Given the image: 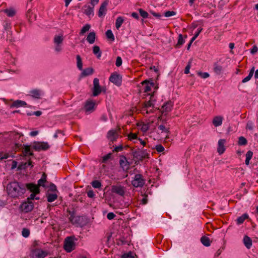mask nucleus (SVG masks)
Listing matches in <instances>:
<instances>
[{"label":"nucleus","mask_w":258,"mask_h":258,"mask_svg":"<svg viewBox=\"0 0 258 258\" xmlns=\"http://www.w3.org/2000/svg\"><path fill=\"white\" fill-rule=\"evenodd\" d=\"M25 186L24 183L14 181L7 184L6 189L10 197L16 199L22 197L25 193Z\"/></svg>","instance_id":"obj_1"},{"label":"nucleus","mask_w":258,"mask_h":258,"mask_svg":"<svg viewBox=\"0 0 258 258\" xmlns=\"http://www.w3.org/2000/svg\"><path fill=\"white\" fill-rule=\"evenodd\" d=\"M131 151L136 164L145 159L149 158V154L147 152L146 150H141L139 148L135 150L134 148H132Z\"/></svg>","instance_id":"obj_2"},{"label":"nucleus","mask_w":258,"mask_h":258,"mask_svg":"<svg viewBox=\"0 0 258 258\" xmlns=\"http://www.w3.org/2000/svg\"><path fill=\"white\" fill-rule=\"evenodd\" d=\"M75 246L74 237H67L65 239L64 241L63 248L67 252H70L72 251L75 249Z\"/></svg>","instance_id":"obj_3"},{"label":"nucleus","mask_w":258,"mask_h":258,"mask_svg":"<svg viewBox=\"0 0 258 258\" xmlns=\"http://www.w3.org/2000/svg\"><path fill=\"white\" fill-rule=\"evenodd\" d=\"M48 254L46 251L39 248H31L30 256L32 258H44Z\"/></svg>","instance_id":"obj_4"},{"label":"nucleus","mask_w":258,"mask_h":258,"mask_svg":"<svg viewBox=\"0 0 258 258\" xmlns=\"http://www.w3.org/2000/svg\"><path fill=\"white\" fill-rule=\"evenodd\" d=\"M145 183V180L141 174H136L134 180L132 181V185L136 187H142Z\"/></svg>","instance_id":"obj_5"},{"label":"nucleus","mask_w":258,"mask_h":258,"mask_svg":"<svg viewBox=\"0 0 258 258\" xmlns=\"http://www.w3.org/2000/svg\"><path fill=\"white\" fill-rule=\"evenodd\" d=\"M155 91L151 95L150 100L148 101H146L144 104L143 106L142 107V110L143 111H146V113L147 114L152 113L153 111L152 110H148L147 108L150 107H154V102L156 101L155 99H153Z\"/></svg>","instance_id":"obj_6"},{"label":"nucleus","mask_w":258,"mask_h":258,"mask_svg":"<svg viewBox=\"0 0 258 258\" xmlns=\"http://www.w3.org/2000/svg\"><path fill=\"white\" fill-rule=\"evenodd\" d=\"M34 208V203L32 202L26 201L24 202L20 206L21 211L24 213H28L32 211Z\"/></svg>","instance_id":"obj_7"},{"label":"nucleus","mask_w":258,"mask_h":258,"mask_svg":"<svg viewBox=\"0 0 258 258\" xmlns=\"http://www.w3.org/2000/svg\"><path fill=\"white\" fill-rule=\"evenodd\" d=\"M109 81L117 86H120L122 83V77L116 73H112L109 77Z\"/></svg>","instance_id":"obj_8"},{"label":"nucleus","mask_w":258,"mask_h":258,"mask_svg":"<svg viewBox=\"0 0 258 258\" xmlns=\"http://www.w3.org/2000/svg\"><path fill=\"white\" fill-rule=\"evenodd\" d=\"M50 148L49 145L47 142H35L33 146V148L37 151L41 150H47Z\"/></svg>","instance_id":"obj_9"},{"label":"nucleus","mask_w":258,"mask_h":258,"mask_svg":"<svg viewBox=\"0 0 258 258\" xmlns=\"http://www.w3.org/2000/svg\"><path fill=\"white\" fill-rule=\"evenodd\" d=\"M101 92V87L99 85V81L97 78L93 80V96H97Z\"/></svg>","instance_id":"obj_10"},{"label":"nucleus","mask_w":258,"mask_h":258,"mask_svg":"<svg viewBox=\"0 0 258 258\" xmlns=\"http://www.w3.org/2000/svg\"><path fill=\"white\" fill-rule=\"evenodd\" d=\"M25 189L27 188L30 192L35 194H39L40 190L39 185L34 183H29L25 184Z\"/></svg>","instance_id":"obj_11"},{"label":"nucleus","mask_w":258,"mask_h":258,"mask_svg":"<svg viewBox=\"0 0 258 258\" xmlns=\"http://www.w3.org/2000/svg\"><path fill=\"white\" fill-rule=\"evenodd\" d=\"M111 192L120 196H123L125 194L124 188L121 185H115L111 186Z\"/></svg>","instance_id":"obj_12"},{"label":"nucleus","mask_w":258,"mask_h":258,"mask_svg":"<svg viewBox=\"0 0 258 258\" xmlns=\"http://www.w3.org/2000/svg\"><path fill=\"white\" fill-rule=\"evenodd\" d=\"M119 135L115 130H110L107 134V138L110 142H112V143H113L114 142L116 141Z\"/></svg>","instance_id":"obj_13"},{"label":"nucleus","mask_w":258,"mask_h":258,"mask_svg":"<svg viewBox=\"0 0 258 258\" xmlns=\"http://www.w3.org/2000/svg\"><path fill=\"white\" fill-rule=\"evenodd\" d=\"M119 165L123 170H127L129 169L130 163L125 156L121 155L120 156Z\"/></svg>","instance_id":"obj_14"},{"label":"nucleus","mask_w":258,"mask_h":258,"mask_svg":"<svg viewBox=\"0 0 258 258\" xmlns=\"http://www.w3.org/2000/svg\"><path fill=\"white\" fill-rule=\"evenodd\" d=\"M108 0H105L104 1L100 6L98 15L99 17H101L106 14L107 11L106 7L108 4Z\"/></svg>","instance_id":"obj_15"},{"label":"nucleus","mask_w":258,"mask_h":258,"mask_svg":"<svg viewBox=\"0 0 258 258\" xmlns=\"http://www.w3.org/2000/svg\"><path fill=\"white\" fill-rule=\"evenodd\" d=\"M142 84L143 87L144 91L145 92H148L151 90V87L154 86V83L152 81L150 82L147 80H146L142 82Z\"/></svg>","instance_id":"obj_16"},{"label":"nucleus","mask_w":258,"mask_h":258,"mask_svg":"<svg viewBox=\"0 0 258 258\" xmlns=\"http://www.w3.org/2000/svg\"><path fill=\"white\" fill-rule=\"evenodd\" d=\"M95 102L92 100H87L85 103L84 108L86 112H91L94 111Z\"/></svg>","instance_id":"obj_17"},{"label":"nucleus","mask_w":258,"mask_h":258,"mask_svg":"<svg viewBox=\"0 0 258 258\" xmlns=\"http://www.w3.org/2000/svg\"><path fill=\"white\" fill-rule=\"evenodd\" d=\"M95 6L85 5L82 9L83 13L88 16H90L91 14L93 15V9Z\"/></svg>","instance_id":"obj_18"},{"label":"nucleus","mask_w":258,"mask_h":258,"mask_svg":"<svg viewBox=\"0 0 258 258\" xmlns=\"http://www.w3.org/2000/svg\"><path fill=\"white\" fill-rule=\"evenodd\" d=\"M225 141H226L224 139H220L218 141L217 152L220 155L223 154L225 150V148L224 147V144L225 143Z\"/></svg>","instance_id":"obj_19"},{"label":"nucleus","mask_w":258,"mask_h":258,"mask_svg":"<svg viewBox=\"0 0 258 258\" xmlns=\"http://www.w3.org/2000/svg\"><path fill=\"white\" fill-rule=\"evenodd\" d=\"M172 107V103L171 101H169L165 103L162 106L163 109L162 114L164 113H168L171 110Z\"/></svg>","instance_id":"obj_20"},{"label":"nucleus","mask_w":258,"mask_h":258,"mask_svg":"<svg viewBox=\"0 0 258 258\" xmlns=\"http://www.w3.org/2000/svg\"><path fill=\"white\" fill-rule=\"evenodd\" d=\"M42 91L39 89H33L30 91V95L36 99H40Z\"/></svg>","instance_id":"obj_21"},{"label":"nucleus","mask_w":258,"mask_h":258,"mask_svg":"<svg viewBox=\"0 0 258 258\" xmlns=\"http://www.w3.org/2000/svg\"><path fill=\"white\" fill-rule=\"evenodd\" d=\"M27 105V103L24 101H22L20 100H17L14 101L12 104L10 105L11 107H19L22 106H26Z\"/></svg>","instance_id":"obj_22"},{"label":"nucleus","mask_w":258,"mask_h":258,"mask_svg":"<svg viewBox=\"0 0 258 258\" xmlns=\"http://www.w3.org/2000/svg\"><path fill=\"white\" fill-rule=\"evenodd\" d=\"M243 244L247 249H250L252 246L251 239L247 235H245L243 239Z\"/></svg>","instance_id":"obj_23"},{"label":"nucleus","mask_w":258,"mask_h":258,"mask_svg":"<svg viewBox=\"0 0 258 258\" xmlns=\"http://www.w3.org/2000/svg\"><path fill=\"white\" fill-rule=\"evenodd\" d=\"M223 117L221 116H216L214 117L213 119L212 123L213 125L215 126H218L222 124V123Z\"/></svg>","instance_id":"obj_24"},{"label":"nucleus","mask_w":258,"mask_h":258,"mask_svg":"<svg viewBox=\"0 0 258 258\" xmlns=\"http://www.w3.org/2000/svg\"><path fill=\"white\" fill-rule=\"evenodd\" d=\"M29 9L26 13V17L27 18L28 21L30 22H31L33 20H35L36 18V16L35 14H33L32 12L31 9L30 8H28Z\"/></svg>","instance_id":"obj_25"},{"label":"nucleus","mask_w":258,"mask_h":258,"mask_svg":"<svg viewBox=\"0 0 258 258\" xmlns=\"http://www.w3.org/2000/svg\"><path fill=\"white\" fill-rule=\"evenodd\" d=\"M82 71V77H86L91 75L93 74L94 72V69L92 68H87Z\"/></svg>","instance_id":"obj_26"},{"label":"nucleus","mask_w":258,"mask_h":258,"mask_svg":"<svg viewBox=\"0 0 258 258\" xmlns=\"http://www.w3.org/2000/svg\"><path fill=\"white\" fill-rule=\"evenodd\" d=\"M249 218L248 215L247 213L242 214L241 216L238 217L236 220L237 225L242 224L245 220Z\"/></svg>","instance_id":"obj_27"},{"label":"nucleus","mask_w":258,"mask_h":258,"mask_svg":"<svg viewBox=\"0 0 258 258\" xmlns=\"http://www.w3.org/2000/svg\"><path fill=\"white\" fill-rule=\"evenodd\" d=\"M96 38V34L94 32H91L88 35L86 40L90 44L94 43Z\"/></svg>","instance_id":"obj_28"},{"label":"nucleus","mask_w":258,"mask_h":258,"mask_svg":"<svg viewBox=\"0 0 258 258\" xmlns=\"http://www.w3.org/2000/svg\"><path fill=\"white\" fill-rule=\"evenodd\" d=\"M25 148L23 150L22 152L24 156H33L34 154L31 151V147L29 145H24Z\"/></svg>","instance_id":"obj_29"},{"label":"nucleus","mask_w":258,"mask_h":258,"mask_svg":"<svg viewBox=\"0 0 258 258\" xmlns=\"http://www.w3.org/2000/svg\"><path fill=\"white\" fill-rule=\"evenodd\" d=\"M254 69H255L254 67H252V68L250 70L248 75L242 80V82H241L242 83H246L251 79V78H252V77L253 75Z\"/></svg>","instance_id":"obj_30"},{"label":"nucleus","mask_w":258,"mask_h":258,"mask_svg":"<svg viewBox=\"0 0 258 258\" xmlns=\"http://www.w3.org/2000/svg\"><path fill=\"white\" fill-rule=\"evenodd\" d=\"M46 197L47 198V201L49 203H51L57 199V195L56 194H50L48 192L46 194Z\"/></svg>","instance_id":"obj_31"},{"label":"nucleus","mask_w":258,"mask_h":258,"mask_svg":"<svg viewBox=\"0 0 258 258\" xmlns=\"http://www.w3.org/2000/svg\"><path fill=\"white\" fill-rule=\"evenodd\" d=\"M213 70L216 74L220 75L223 71V68L218 63H215L214 64Z\"/></svg>","instance_id":"obj_32"},{"label":"nucleus","mask_w":258,"mask_h":258,"mask_svg":"<svg viewBox=\"0 0 258 258\" xmlns=\"http://www.w3.org/2000/svg\"><path fill=\"white\" fill-rule=\"evenodd\" d=\"M201 242L204 245L206 246H209L211 244L209 238L206 236H203L201 238Z\"/></svg>","instance_id":"obj_33"},{"label":"nucleus","mask_w":258,"mask_h":258,"mask_svg":"<svg viewBox=\"0 0 258 258\" xmlns=\"http://www.w3.org/2000/svg\"><path fill=\"white\" fill-rule=\"evenodd\" d=\"M67 212L70 215V217H69V220L70 222H76V221H74V219H75V216L76 214V211L73 210V211H71L69 209H67Z\"/></svg>","instance_id":"obj_34"},{"label":"nucleus","mask_w":258,"mask_h":258,"mask_svg":"<svg viewBox=\"0 0 258 258\" xmlns=\"http://www.w3.org/2000/svg\"><path fill=\"white\" fill-rule=\"evenodd\" d=\"M76 60H77V67L78 69L82 71L83 70V63L82 60L80 55H76Z\"/></svg>","instance_id":"obj_35"},{"label":"nucleus","mask_w":258,"mask_h":258,"mask_svg":"<svg viewBox=\"0 0 258 258\" xmlns=\"http://www.w3.org/2000/svg\"><path fill=\"white\" fill-rule=\"evenodd\" d=\"M184 42L185 41L183 39L182 35L180 34L178 35L177 43L175 45V47L176 48H180L181 46L184 43Z\"/></svg>","instance_id":"obj_36"},{"label":"nucleus","mask_w":258,"mask_h":258,"mask_svg":"<svg viewBox=\"0 0 258 258\" xmlns=\"http://www.w3.org/2000/svg\"><path fill=\"white\" fill-rule=\"evenodd\" d=\"M93 53L96 55L97 57L99 58L101 55V51H100V48L98 46H94L93 47Z\"/></svg>","instance_id":"obj_37"},{"label":"nucleus","mask_w":258,"mask_h":258,"mask_svg":"<svg viewBox=\"0 0 258 258\" xmlns=\"http://www.w3.org/2000/svg\"><path fill=\"white\" fill-rule=\"evenodd\" d=\"M63 40L62 35H55L54 38L55 44H61Z\"/></svg>","instance_id":"obj_38"},{"label":"nucleus","mask_w":258,"mask_h":258,"mask_svg":"<svg viewBox=\"0 0 258 258\" xmlns=\"http://www.w3.org/2000/svg\"><path fill=\"white\" fill-rule=\"evenodd\" d=\"M253 155V152L251 151H248L247 152L246 154V159L245 161V163L246 165H248L249 164V161L252 158Z\"/></svg>","instance_id":"obj_39"},{"label":"nucleus","mask_w":258,"mask_h":258,"mask_svg":"<svg viewBox=\"0 0 258 258\" xmlns=\"http://www.w3.org/2000/svg\"><path fill=\"white\" fill-rule=\"evenodd\" d=\"M4 12L10 17L14 16L16 14V11L13 9H5Z\"/></svg>","instance_id":"obj_40"},{"label":"nucleus","mask_w":258,"mask_h":258,"mask_svg":"<svg viewBox=\"0 0 258 258\" xmlns=\"http://www.w3.org/2000/svg\"><path fill=\"white\" fill-rule=\"evenodd\" d=\"M123 19L121 17H118L117 18L115 22V27L116 29H118L123 22Z\"/></svg>","instance_id":"obj_41"},{"label":"nucleus","mask_w":258,"mask_h":258,"mask_svg":"<svg viewBox=\"0 0 258 258\" xmlns=\"http://www.w3.org/2000/svg\"><path fill=\"white\" fill-rule=\"evenodd\" d=\"M107 38L111 41H114V36L111 30H108L105 33Z\"/></svg>","instance_id":"obj_42"},{"label":"nucleus","mask_w":258,"mask_h":258,"mask_svg":"<svg viewBox=\"0 0 258 258\" xmlns=\"http://www.w3.org/2000/svg\"><path fill=\"white\" fill-rule=\"evenodd\" d=\"M247 141L244 137L241 136L238 138V144L239 146H245L247 145Z\"/></svg>","instance_id":"obj_43"},{"label":"nucleus","mask_w":258,"mask_h":258,"mask_svg":"<svg viewBox=\"0 0 258 258\" xmlns=\"http://www.w3.org/2000/svg\"><path fill=\"white\" fill-rule=\"evenodd\" d=\"M91 185L94 188H99L101 187L102 184L99 180H95L92 181Z\"/></svg>","instance_id":"obj_44"},{"label":"nucleus","mask_w":258,"mask_h":258,"mask_svg":"<svg viewBox=\"0 0 258 258\" xmlns=\"http://www.w3.org/2000/svg\"><path fill=\"white\" fill-rule=\"evenodd\" d=\"M139 13H140V15L141 16V17H142L144 19H146V18H148V17H149V14L148 13L144 11L143 9H139L138 10Z\"/></svg>","instance_id":"obj_45"},{"label":"nucleus","mask_w":258,"mask_h":258,"mask_svg":"<svg viewBox=\"0 0 258 258\" xmlns=\"http://www.w3.org/2000/svg\"><path fill=\"white\" fill-rule=\"evenodd\" d=\"M90 28V25L89 24H86L81 29L80 35H83L85 32L89 31Z\"/></svg>","instance_id":"obj_46"},{"label":"nucleus","mask_w":258,"mask_h":258,"mask_svg":"<svg viewBox=\"0 0 258 258\" xmlns=\"http://www.w3.org/2000/svg\"><path fill=\"white\" fill-rule=\"evenodd\" d=\"M158 128L162 132H164L166 133L167 134H170V132L169 131V128H166L165 125L163 124H161L158 126Z\"/></svg>","instance_id":"obj_47"},{"label":"nucleus","mask_w":258,"mask_h":258,"mask_svg":"<svg viewBox=\"0 0 258 258\" xmlns=\"http://www.w3.org/2000/svg\"><path fill=\"white\" fill-rule=\"evenodd\" d=\"M30 233V232L29 229H28L27 228H24L22 229V234L23 236L25 237V238H27V237H28L29 236Z\"/></svg>","instance_id":"obj_48"},{"label":"nucleus","mask_w":258,"mask_h":258,"mask_svg":"<svg viewBox=\"0 0 258 258\" xmlns=\"http://www.w3.org/2000/svg\"><path fill=\"white\" fill-rule=\"evenodd\" d=\"M142 127L141 130L143 132H146L149 130V125L148 124L144 123V122H141Z\"/></svg>","instance_id":"obj_49"},{"label":"nucleus","mask_w":258,"mask_h":258,"mask_svg":"<svg viewBox=\"0 0 258 258\" xmlns=\"http://www.w3.org/2000/svg\"><path fill=\"white\" fill-rule=\"evenodd\" d=\"M112 154L111 153L107 154L102 157V163H106V161L111 158Z\"/></svg>","instance_id":"obj_50"},{"label":"nucleus","mask_w":258,"mask_h":258,"mask_svg":"<svg viewBox=\"0 0 258 258\" xmlns=\"http://www.w3.org/2000/svg\"><path fill=\"white\" fill-rule=\"evenodd\" d=\"M122 258H134V256L133 255V253L131 251H130L127 253H124L121 256Z\"/></svg>","instance_id":"obj_51"},{"label":"nucleus","mask_w":258,"mask_h":258,"mask_svg":"<svg viewBox=\"0 0 258 258\" xmlns=\"http://www.w3.org/2000/svg\"><path fill=\"white\" fill-rule=\"evenodd\" d=\"M123 149V147L122 145H120L119 146H115L114 149L113 150V152H119L121 151Z\"/></svg>","instance_id":"obj_52"},{"label":"nucleus","mask_w":258,"mask_h":258,"mask_svg":"<svg viewBox=\"0 0 258 258\" xmlns=\"http://www.w3.org/2000/svg\"><path fill=\"white\" fill-rule=\"evenodd\" d=\"M128 138L130 140L132 141L134 139H138V136L136 133H131L128 135Z\"/></svg>","instance_id":"obj_53"},{"label":"nucleus","mask_w":258,"mask_h":258,"mask_svg":"<svg viewBox=\"0 0 258 258\" xmlns=\"http://www.w3.org/2000/svg\"><path fill=\"white\" fill-rule=\"evenodd\" d=\"M155 149L158 152H162L164 151V147L161 144L156 146Z\"/></svg>","instance_id":"obj_54"},{"label":"nucleus","mask_w":258,"mask_h":258,"mask_svg":"<svg viewBox=\"0 0 258 258\" xmlns=\"http://www.w3.org/2000/svg\"><path fill=\"white\" fill-rule=\"evenodd\" d=\"M57 191V188H56V185L54 183H53L52 182H51L50 183L49 189L48 191Z\"/></svg>","instance_id":"obj_55"},{"label":"nucleus","mask_w":258,"mask_h":258,"mask_svg":"<svg viewBox=\"0 0 258 258\" xmlns=\"http://www.w3.org/2000/svg\"><path fill=\"white\" fill-rule=\"evenodd\" d=\"M5 30H9L11 28V23L8 21H6L4 25Z\"/></svg>","instance_id":"obj_56"},{"label":"nucleus","mask_w":258,"mask_h":258,"mask_svg":"<svg viewBox=\"0 0 258 258\" xmlns=\"http://www.w3.org/2000/svg\"><path fill=\"white\" fill-rule=\"evenodd\" d=\"M175 14H176V12L174 11H168L165 13L164 15L166 17H169L174 16Z\"/></svg>","instance_id":"obj_57"},{"label":"nucleus","mask_w":258,"mask_h":258,"mask_svg":"<svg viewBox=\"0 0 258 258\" xmlns=\"http://www.w3.org/2000/svg\"><path fill=\"white\" fill-rule=\"evenodd\" d=\"M198 74L199 76L201 77V78L206 79L209 77V74L208 73L205 72V73H202V72H198Z\"/></svg>","instance_id":"obj_58"},{"label":"nucleus","mask_w":258,"mask_h":258,"mask_svg":"<svg viewBox=\"0 0 258 258\" xmlns=\"http://www.w3.org/2000/svg\"><path fill=\"white\" fill-rule=\"evenodd\" d=\"M122 64V59L120 56H117L116 59L115 65L119 67Z\"/></svg>","instance_id":"obj_59"},{"label":"nucleus","mask_w":258,"mask_h":258,"mask_svg":"<svg viewBox=\"0 0 258 258\" xmlns=\"http://www.w3.org/2000/svg\"><path fill=\"white\" fill-rule=\"evenodd\" d=\"M46 182V180H45L44 179L41 178L38 181V185H39V187L40 186H42L43 187L45 186L44 183Z\"/></svg>","instance_id":"obj_60"},{"label":"nucleus","mask_w":258,"mask_h":258,"mask_svg":"<svg viewBox=\"0 0 258 258\" xmlns=\"http://www.w3.org/2000/svg\"><path fill=\"white\" fill-rule=\"evenodd\" d=\"M246 128L249 130H253V123L251 121H248L247 123Z\"/></svg>","instance_id":"obj_61"},{"label":"nucleus","mask_w":258,"mask_h":258,"mask_svg":"<svg viewBox=\"0 0 258 258\" xmlns=\"http://www.w3.org/2000/svg\"><path fill=\"white\" fill-rule=\"evenodd\" d=\"M38 194H35V193L32 192V194L30 195V197L27 199V201H29V202H32V200H34L36 196Z\"/></svg>","instance_id":"obj_62"},{"label":"nucleus","mask_w":258,"mask_h":258,"mask_svg":"<svg viewBox=\"0 0 258 258\" xmlns=\"http://www.w3.org/2000/svg\"><path fill=\"white\" fill-rule=\"evenodd\" d=\"M28 165H31L32 167L33 166V165H32V161L31 160H29L28 162L27 163H25L24 164V167H21V166H20V167H19V168L20 169H22V168H26Z\"/></svg>","instance_id":"obj_63"},{"label":"nucleus","mask_w":258,"mask_h":258,"mask_svg":"<svg viewBox=\"0 0 258 258\" xmlns=\"http://www.w3.org/2000/svg\"><path fill=\"white\" fill-rule=\"evenodd\" d=\"M116 215L112 212H110L107 214V218L108 220H112L114 218Z\"/></svg>","instance_id":"obj_64"}]
</instances>
